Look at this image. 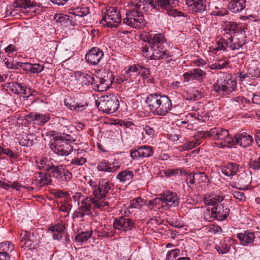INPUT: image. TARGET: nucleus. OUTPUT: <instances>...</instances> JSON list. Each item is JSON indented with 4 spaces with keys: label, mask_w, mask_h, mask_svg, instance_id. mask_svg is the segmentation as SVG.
Listing matches in <instances>:
<instances>
[{
    "label": "nucleus",
    "mask_w": 260,
    "mask_h": 260,
    "mask_svg": "<svg viewBox=\"0 0 260 260\" xmlns=\"http://www.w3.org/2000/svg\"><path fill=\"white\" fill-rule=\"evenodd\" d=\"M237 236L244 245L252 242L254 238L253 232H245L244 233L238 234Z\"/></svg>",
    "instance_id": "f704fd0d"
},
{
    "label": "nucleus",
    "mask_w": 260,
    "mask_h": 260,
    "mask_svg": "<svg viewBox=\"0 0 260 260\" xmlns=\"http://www.w3.org/2000/svg\"><path fill=\"white\" fill-rule=\"evenodd\" d=\"M3 153L9 157H10L11 158H17V155L15 154L10 149L8 148H4L3 147H2L1 154Z\"/></svg>",
    "instance_id": "e2e57ef3"
},
{
    "label": "nucleus",
    "mask_w": 260,
    "mask_h": 260,
    "mask_svg": "<svg viewBox=\"0 0 260 260\" xmlns=\"http://www.w3.org/2000/svg\"><path fill=\"white\" fill-rule=\"evenodd\" d=\"M113 225L114 228H117L118 226L121 228H132L134 225V222L131 219L120 217L114 219Z\"/></svg>",
    "instance_id": "2f4dec72"
},
{
    "label": "nucleus",
    "mask_w": 260,
    "mask_h": 260,
    "mask_svg": "<svg viewBox=\"0 0 260 260\" xmlns=\"http://www.w3.org/2000/svg\"><path fill=\"white\" fill-rule=\"evenodd\" d=\"M165 205L170 207H176L180 203V198L176 193L167 190L164 192Z\"/></svg>",
    "instance_id": "6ab92c4d"
},
{
    "label": "nucleus",
    "mask_w": 260,
    "mask_h": 260,
    "mask_svg": "<svg viewBox=\"0 0 260 260\" xmlns=\"http://www.w3.org/2000/svg\"><path fill=\"white\" fill-rule=\"evenodd\" d=\"M134 176V173L129 170H125L120 172L116 176V178L120 182L125 183L131 181Z\"/></svg>",
    "instance_id": "473e14b6"
},
{
    "label": "nucleus",
    "mask_w": 260,
    "mask_h": 260,
    "mask_svg": "<svg viewBox=\"0 0 260 260\" xmlns=\"http://www.w3.org/2000/svg\"><path fill=\"white\" fill-rule=\"evenodd\" d=\"M41 169L50 173L52 177L57 179L59 182H67L72 178V173L65 168L64 166L60 165L50 166H39Z\"/></svg>",
    "instance_id": "6e6552de"
},
{
    "label": "nucleus",
    "mask_w": 260,
    "mask_h": 260,
    "mask_svg": "<svg viewBox=\"0 0 260 260\" xmlns=\"http://www.w3.org/2000/svg\"><path fill=\"white\" fill-rule=\"evenodd\" d=\"M92 234V231L82 232L80 234L76 235L75 237V240L79 242H83L88 240Z\"/></svg>",
    "instance_id": "a18cd8bd"
},
{
    "label": "nucleus",
    "mask_w": 260,
    "mask_h": 260,
    "mask_svg": "<svg viewBox=\"0 0 260 260\" xmlns=\"http://www.w3.org/2000/svg\"><path fill=\"white\" fill-rule=\"evenodd\" d=\"M183 171V170L180 168L169 169L165 171V175L167 177H170L172 176H181Z\"/></svg>",
    "instance_id": "c03bdc74"
},
{
    "label": "nucleus",
    "mask_w": 260,
    "mask_h": 260,
    "mask_svg": "<svg viewBox=\"0 0 260 260\" xmlns=\"http://www.w3.org/2000/svg\"><path fill=\"white\" fill-rule=\"evenodd\" d=\"M201 143V142L197 140V139L195 141H188L182 145V149L184 150H190L198 146Z\"/></svg>",
    "instance_id": "3c124183"
},
{
    "label": "nucleus",
    "mask_w": 260,
    "mask_h": 260,
    "mask_svg": "<svg viewBox=\"0 0 260 260\" xmlns=\"http://www.w3.org/2000/svg\"><path fill=\"white\" fill-rule=\"evenodd\" d=\"M249 166L250 168L254 170H258L260 169V156L254 160L251 159L249 162Z\"/></svg>",
    "instance_id": "4d7b16f0"
},
{
    "label": "nucleus",
    "mask_w": 260,
    "mask_h": 260,
    "mask_svg": "<svg viewBox=\"0 0 260 260\" xmlns=\"http://www.w3.org/2000/svg\"><path fill=\"white\" fill-rule=\"evenodd\" d=\"M184 174L186 175V182L189 187H191V185L197 184L196 179V177H194L196 176V173H186L184 171Z\"/></svg>",
    "instance_id": "8fccbe9b"
},
{
    "label": "nucleus",
    "mask_w": 260,
    "mask_h": 260,
    "mask_svg": "<svg viewBox=\"0 0 260 260\" xmlns=\"http://www.w3.org/2000/svg\"><path fill=\"white\" fill-rule=\"evenodd\" d=\"M122 21L119 11L114 7L106 8V12L102 14L101 23L104 26L116 28Z\"/></svg>",
    "instance_id": "0eeeda50"
},
{
    "label": "nucleus",
    "mask_w": 260,
    "mask_h": 260,
    "mask_svg": "<svg viewBox=\"0 0 260 260\" xmlns=\"http://www.w3.org/2000/svg\"><path fill=\"white\" fill-rule=\"evenodd\" d=\"M104 56L103 51L97 47H93L86 54L85 60L89 64L96 65Z\"/></svg>",
    "instance_id": "ddd939ff"
},
{
    "label": "nucleus",
    "mask_w": 260,
    "mask_h": 260,
    "mask_svg": "<svg viewBox=\"0 0 260 260\" xmlns=\"http://www.w3.org/2000/svg\"><path fill=\"white\" fill-rule=\"evenodd\" d=\"M87 161L86 158L83 157H75L72 159L71 164L78 166H82Z\"/></svg>",
    "instance_id": "13d9d810"
},
{
    "label": "nucleus",
    "mask_w": 260,
    "mask_h": 260,
    "mask_svg": "<svg viewBox=\"0 0 260 260\" xmlns=\"http://www.w3.org/2000/svg\"><path fill=\"white\" fill-rule=\"evenodd\" d=\"M81 200V205L78 210L75 211L73 214V217H83L86 215H89L91 213V208L92 205L93 207L98 209H101L103 207L108 205V203L106 201H100L96 200L94 198L86 197L84 198L80 195L79 193H76L73 196L74 200L76 201V199Z\"/></svg>",
    "instance_id": "20e7f679"
},
{
    "label": "nucleus",
    "mask_w": 260,
    "mask_h": 260,
    "mask_svg": "<svg viewBox=\"0 0 260 260\" xmlns=\"http://www.w3.org/2000/svg\"><path fill=\"white\" fill-rule=\"evenodd\" d=\"M4 61H5V63L6 67L8 69H18V67L20 66V63L18 62L17 64H15L13 61H9V59L7 58H5Z\"/></svg>",
    "instance_id": "338daca9"
},
{
    "label": "nucleus",
    "mask_w": 260,
    "mask_h": 260,
    "mask_svg": "<svg viewBox=\"0 0 260 260\" xmlns=\"http://www.w3.org/2000/svg\"><path fill=\"white\" fill-rule=\"evenodd\" d=\"M178 0H158L157 11L162 12L167 11L170 16H174L177 11L174 8L178 5Z\"/></svg>",
    "instance_id": "9d476101"
},
{
    "label": "nucleus",
    "mask_w": 260,
    "mask_h": 260,
    "mask_svg": "<svg viewBox=\"0 0 260 260\" xmlns=\"http://www.w3.org/2000/svg\"><path fill=\"white\" fill-rule=\"evenodd\" d=\"M246 0H232L228 5L229 9L234 13L240 12L245 7Z\"/></svg>",
    "instance_id": "cd10ccee"
},
{
    "label": "nucleus",
    "mask_w": 260,
    "mask_h": 260,
    "mask_svg": "<svg viewBox=\"0 0 260 260\" xmlns=\"http://www.w3.org/2000/svg\"><path fill=\"white\" fill-rule=\"evenodd\" d=\"M192 70L194 80L199 82H202L206 75V73L198 68L193 69Z\"/></svg>",
    "instance_id": "58836bf2"
},
{
    "label": "nucleus",
    "mask_w": 260,
    "mask_h": 260,
    "mask_svg": "<svg viewBox=\"0 0 260 260\" xmlns=\"http://www.w3.org/2000/svg\"><path fill=\"white\" fill-rule=\"evenodd\" d=\"M97 169L99 171L113 173L120 168V166L115 163H110L108 160H102L98 162Z\"/></svg>",
    "instance_id": "4be33fe9"
},
{
    "label": "nucleus",
    "mask_w": 260,
    "mask_h": 260,
    "mask_svg": "<svg viewBox=\"0 0 260 260\" xmlns=\"http://www.w3.org/2000/svg\"><path fill=\"white\" fill-rule=\"evenodd\" d=\"M142 40L148 43L142 47V53L145 58L154 60L165 58L168 63L173 60L170 58L172 55L166 49L167 43L162 34L143 36Z\"/></svg>",
    "instance_id": "f257e3e1"
},
{
    "label": "nucleus",
    "mask_w": 260,
    "mask_h": 260,
    "mask_svg": "<svg viewBox=\"0 0 260 260\" xmlns=\"http://www.w3.org/2000/svg\"><path fill=\"white\" fill-rule=\"evenodd\" d=\"M224 199V196L222 193H212L205 196L204 202L206 205H212L215 207L223 201Z\"/></svg>",
    "instance_id": "aec40b11"
},
{
    "label": "nucleus",
    "mask_w": 260,
    "mask_h": 260,
    "mask_svg": "<svg viewBox=\"0 0 260 260\" xmlns=\"http://www.w3.org/2000/svg\"><path fill=\"white\" fill-rule=\"evenodd\" d=\"M205 133V131H198L194 134L193 137L199 141H200L201 139L206 140L207 138Z\"/></svg>",
    "instance_id": "0e129e2a"
},
{
    "label": "nucleus",
    "mask_w": 260,
    "mask_h": 260,
    "mask_svg": "<svg viewBox=\"0 0 260 260\" xmlns=\"http://www.w3.org/2000/svg\"><path fill=\"white\" fill-rule=\"evenodd\" d=\"M64 103L66 106H68V108H69L71 110H77V111H82L83 110L86 106H87V104H86L85 105H79L78 104H76L73 105H71V104H68L66 103V102H64Z\"/></svg>",
    "instance_id": "bf43d9fd"
},
{
    "label": "nucleus",
    "mask_w": 260,
    "mask_h": 260,
    "mask_svg": "<svg viewBox=\"0 0 260 260\" xmlns=\"http://www.w3.org/2000/svg\"><path fill=\"white\" fill-rule=\"evenodd\" d=\"M139 68V64H134L130 66L128 69L125 72V73L130 77L136 76L137 75L138 68Z\"/></svg>",
    "instance_id": "6e6d98bb"
},
{
    "label": "nucleus",
    "mask_w": 260,
    "mask_h": 260,
    "mask_svg": "<svg viewBox=\"0 0 260 260\" xmlns=\"http://www.w3.org/2000/svg\"><path fill=\"white\" fill-rule=\"evenodd\" d=\"M52 193L55 198H61V201L71 200V198L68 196V193L67 192L57 190L54 191Z\"/></svg>",
    "instance_id": "5fc2aeb1"
},
{
    "label": "nucleus",
    "mask_w": 260,
    "mask_h": 260,
    "mask_svg": "<svg viewBox=\"0 0 260 260\" xmlns=\"http://www.w3.org/2000/svg\"><path fill=\"white\" fill-rule=\"evenodd\" d=\"M71 200H62L57 204L59 210L66 213H69L72 208V205L69 203Z\"/></svg>",
    "instance_id": "ea45409f"
},
{
    "label": "nucleus",
    "mask_w": 260,
    "mask_h": 260,
    "mask_svg": "<svg viewBox=\"0 0 260 260\" xmlns=\"http://www.w3.org/2000/svg\"><path fill=\"white\" fill-rule=\"evenodd\" d=\"M149 207L151 206H155L156 208L159 209L161 208L165 207V200L163 198V194H161V197L159 198H156L155 199L150 200L148 202Z\"/></svg>",
    "instance_id": "4c0bfd02"
},
{
    "label": "nucleus",
    "mask_w": 260,
    "mask_h": 260,
    "mask_svg": "<svg viewBox=\"0 0 260 260\" xmlns=\"http://www.w3.org/2000/svg\"><path fill=\"white\" fill-rule=\"evenodd\" d=\"M228 2L222 0L213 1L210 2L209 7L211 10V14L216 16H223L226 14V6Z\"/></svg>",
    "instance_id": "2eb2a0df"
},
{
    "label": "nucleus",
    "mask_w": 260,
    "mask_h": 260,
    "mask_svg": "<svg viewBox=\"0 0 260 260\" xmlns=\"http://www.w3.org/2000/svg\"><path fill=\"white\" fill-rule=\"evenodd\" d=\"M111 188V184L109 181L101 180L99 182L98 187L93 191V194L95 197L94 199L100 201H105L103 200L105 198L109 191Z\"/></svg>",
    "instance_id": "f8f14e48"
},
{
    "label": "nucleus",
    "mask_w": 260,
    "mask_h": 260,
    "mask_svg": "<svg viewBox=\"0 0 260 260\" xmlns=\"http://www.w3.org/2000/svg\"><path fill=\"white\" fill-rule=\"evenodd\" d=\"M157 1L158 0H140L139 4L143 5L144 8L145 5L147 7L150 6L151 7V10H157Z\"/></svg>",
    "instance_id": "603ef678"
},
{
    "label": "nucleus",
    "mask_w": 260,
    "mask_h": 260,
    "mask_svg": "<svg viewBox=\"0 0 260 260\" xmlns=\"http://www.w3.org/2000/svg\"><path fill=\"white\" fill-rule=\"evenodd\" d=\"M97 107L107 113H113L116 111L119 106L117 96L113 93L102 96L99 101L96 102Z\"/></svg>",
    "instance_id": "423d86ee"
},
{
    "label": "nucleus",
    "mask_w": 260,
    "mask_h": 260,
    "mask_svg": "<svg viewBox=\"0 0 260 260\" xmlns=\"http://www.w3.org/2000/svg\"><path fill=\"white\" fill-rule=\"evenodd\" d=\"M212 215L214 218L218 220L225 219L229 214L230 210L228 208H224L222 204L217 205L212 208Z\"/></svg>",
    "instance_id": "5701e85b"
},
{
    "label": "nucleus",
    "mask_w": 260,
    "mask_h": 260,
    "mask_svg": "<svg viewBox=\"0 0 260 260\" xmlns=\"http://www.w3.org/2000/svg\"><path fill=\"white\" fill-rule=\"evenodd\" d=\"M239 167V165L236 163L230 162L222 168V172L226 176L232 177L238 172Z\"/></svg>",
    "instance_id": "bb28decb"
},
{
    "label": "nucleus",
    "mask_w": 260,
    "mask_h": 260,
    "mask_svg": "<svg viewBox=\"0 0 260 260\" xmlns=\"http://www.w3.org/2000/svg\"><path fill=\"white\" fill-rule=\"evenodd\" d=\"M51 175L47 173L39 172L37 178L38 185L43 186L50 184L51 182Z\"/></svg>",
    "instance_id": "72a5a7b5"
},
{
    "label": "nucleus",
    "mask_w": 260,
    "mask_h": 260,
    "mask_svg": "<svg viewBox=\"0 0 260 260\" xmlns=\"http://www.w3.org/2000/svg\"><path fill=\"white\" fill-rule=\"evenodd\" d=\"M7 87L10 91L15 94L26 96H28L29 94L27 91L25 85L22 84L12 82L8 83Z\"/></svg>",
    "instance_id": "b1692460"
},
{
    "label": "nucleus",
    "mask_w": 260,
    "mask_h": 260,
    "mask_svg": "<svg viewBox=\"0 0 260 260\" xmlns=\"http://www.w3.org/2000/svg\"><path fill=\"white\" fill-rule=\"evenodd\" d=\"M44 69V67L42 64L38 63L32 64L31 73L34 74L39 73L41 72Z\"/></svg>",
    "instance_id": "680f3d73"
},
{
    "label": "nucleus",
    "mask_w": 260,
    "mask_h": 260,
    "mask_svg": "<svg viewBox=\"0 0 260 260\" xmlns=\"http://www.w3.org/2000/svg\"><path fill=\"white\" fill-rule=\"evenodd\" d=\"M247 71L249 78H257L260 76V69L256 66L248 67Z\"/></svg>",
    "instance_id": "a19ab883"
},
{
    "label": "nucleus",
    "mask_w": 260,
    "mask_h": 260,
    "mask_svg": "<svg viewBox=\"0 0 260 260\" xmlns=\"http://www.w3.org/2000/svg\"><path fill=\"white\" fill-rule=\"evenodd\" d=\"M186 3L196 12H202L206 10L207 0H185Z\"/></svg>",
    "instance_id": "a878e982"
},
{
    "label": "nucleus",
    "mask_w": 260,
    "mask_h": 260,
    "mask_svg": "<svg viewBox=\"0 0 260 260\" xmlns=\"http://www.w3.org/2000/svg\"><path fill=\"white\" fill-rule=\"evenodd\" d=\"M154 153L153 148L150 146H142L137 149H132L130 151V155L133 159H138L143 157H149Z\"/></svg>",
    "instance_id": "9b49d317"
},
{
    "label": "nucleus",
    "mask_w": 260,
    "mask_h": 260,
    "mask_svg": "<svg viewBox=\"0 0 260 260\" xmlns=\"http://www.w3.org/2000/svg\"><path fill=\"white\" fill-rule=\"evenodd\" d=\"M194 177H196L197 184L201 183H208L209 181L207 175L204 172L196 173Z\"/></svg>",
    "instance_id": "de8ad7c7"
},
{
    "label": "nucleus",
    "mask_w": 260,
    "mask_h": 260,
    "mask_svg": "<svg viewBox=\"0 0 260 260\" xmlns=\"http://www.w3.org/2000/svg\"><path fill=\"white\" fill-rule=\"evenodd\" d=\"M144 9L143 5L141 4L137 3L134 8L127 11L125 14V17L123 19H126V21H132V18L144 17L142 10Z\"/></svg>",
    "instance_id": "412c9836"
},
{
    "label": "nucleus",
    "mask_w": 260,
    "mask_h": 260,
    "mask_svg": "<svg viewBox=\"0 0 260 260\" xmlns=\"http://www.w3.org/2000/svg\"><path fill=\"white\" fill-rule=\"evenodd\" d=\"M228 44L229 48L232 50H237L246 44V37L239 34L230 35L228 37Z\"/></svg>",
    "instance_id": "4468645a"
},
{
    "label": "nucleus",
    "mask_w": 260,
    "mask_h": 260,
    "mask_svg": "<svg viewBox=\"0 0 260 260\" xmlns=\"http://www.w3.org/2000/svg\"><path fill=\"white\" fill-rule=\"evenodd\" d=\"M214 140H221L222 144L225 147H232L235 143L233 137L230 135L228 130L222 127H215Z\"/></svg>",
    "instance_id": "1a4fd4ad"
},
{
    "label": "nucleus",
    "mask_w": 260,
    "mask_h": 260,
    "mask_svg": "<svg viewBox=\"0 0 260 260\" xmlns=\"http://www.w3.org/2000/svg\"><path fill=\"white\" fill-rule=\"evenodd\" d=\"M144 204V202L143 199L141 198H137L131 201L129 208L140 209L142 207Z\"/></svg>",
    "instance_id": "09e8293b"
},
{
    "label": "nucleus",
    "mask_w": 260,
    "mask_h": 260,
    "mask_svg": "<svg viewBox=\"0 0 260 260\" xmlns=\"http://www.w3.org/2000/svg\"><path fill=\"white\" fill-rule=\"evenodd\" d=\"M237 86L236 81L232 75L226 73H222L216 82L213 85V90L216 92L222 91L230 94L235 90Z\"/></svg>",
    "instance_id": "39448f33"
},
{
    "label": "nucleus",
    "mask_w": 260,
    "mask_h": 260,
    "mask_svg": "<svg viewBox=\"0 0 260 260\" xmlns=\"http://www.w3.org/2000/svg\"><path fill=\"white\" fill-rule=\"evenodd\" d=\"M71 14L79 17H84L89 13V8L88 7L82 6L73 9Z\"/></svg>",
    "instance_id": "c9c22d12"
},
{
    "label": "nucleus",
    "mask_w": 260,
    "mask_h": 260,
    "mask_svg": "<svg viewBox=\"0 0 260 260\" xmlns=\"http://www.w3.org/2000/svg\"><path fill=\"white\" fill-rule=\"evenodd\" d=\"M190 115L191 117H194L199 121L204 122L209 119V116L207 113L205 111H203L202 110H198L196 113H190Z\"/></svg>",
    "instance_id": "e433bc0d"
},
{
    "label": "nucleus",
    "mask_w": 260,
    "mask_h": 260,
    "mask_svg": "<svg viewBox=\"0 0 260 260\" xmlns=\"http://www.w3.org/2000/svg\"><path fill=\"white\" fill-rule=\"evenodd\" d=\"M183 77L184 79V82H188L190 80H193V76L192 70L189 71L187 72L184 73L183 74Z\"/></svg>",
    "instance_id": "774afa93"
},
{
    "label": "nucleus",
    "mask_w": 260,
    "mask_h": 260,
    "mask_svg": "<svg viewBox=\"0 0 260 260\" xmlns=\"http://www.w3.org/2000/svg\"><path fill=\"white\" fill-rule=\"evenodd\" d=\"M110 230V229H101V231H98V232L101 233V236L102 237H112L114 235V234H115V231L113 229V230H111L110 232H109V231Z\"/></svg>",
    "instance_id": "052dcab7"
},
{
    "label": "nucleus",
    "mask_w": 260,
    "mask_h": 260,
    "mask_svg": "<svg viewBox=\"0 0 260 260\" xmlns=\"http://www.w3.org/2000/svg\"><path fill=\"white\" fill-rule=\"evenodd\" d=\"M14 250V245L10 242L5 241L0 244V252H12Z\"/></svg>",
    "instance_id": "37998d69"
},
{
    "label": "nucleus",
    "mask_w": 260,
    "mask_h": 260,
    "mask_svg": "<svg viewBox=\"0 0 260 260\" xmlns=\"http://www.w3.org/2000/svg\"><path fill=\"white\" fill-rule=\"evenodd\" d=\"M92 83V88L96 91L102 92L107 90L110 87L111 81L108 78L100 77L97 76H94Z\"/></svg>",
    "instance_id": "dca6fc26"
},
{
    "label": "nucleus",
    "mask_w": 260,
    "mask_h": 260,
    "mask_svg": "<svg viewBox=\"0 0 260 260\" xmlns=\"http://www.w3.org/2000/svg\"><path fill=\"white\" fill-rule=\"evenodd\" d=\"M145 102L149 111L154 115L165 116L172 108L170 98L158 93L148 94Z\"/></svg>",
    "instance_id": "f03ea898"
},
{
    "label": "nucleus",
    "mask_w": 260,
    "mask_h": 260,
    "mask_svg": "<svg viewBox=\"0 0 260 260\" xmlns=\"http://www.w3.org/2000/svg\"><path fill=\"white\" fill-rule=\"evenodd\" d=\"M75 75L76 78H78L79 80H81L82 84L86 85L92 84L94 76L91 75L81 71H76Z\"/></svg>",
    "instance_id": "7c9ffc66"
},
{
    "label": "nucleus",
    "mask_w": 260,
    "mask_h": 260,
    "mask_svg": "<svg viewBox=\"0 0 260 260\" xmlns=\"http://www.w3.org/2000/svg\"><path fill=\"white\" fill-rule=\"evenodd\" d=\"M228 38V36L225 37ZM228 39L226 40L221 38L216 43L217 47L215 49H214V51L218 50H222L225 51L226 50V47H229V45L228 44Z\"/></svg>",
    "instance_id": "49530a36"
},
{
    "label": "nucleus",
    "mask_w": 260,
    "mask_h": 260,
    "mask_svg": "<svg viewBox=\"0 0 260 260\" xmlns=\"http://www.w3.org/2000/svg\"><path fill=\"white\" fill-rule=\"evenodd\" d=\"M203 217L206 221H210L212 219H215L212 215V210L210 211L209 209H207L204 213Z\"/></svg>",
    "instance_id": "69168bd1"
},
{
    "label": "nucleus",
    "mask_w": 260,
    "mask_h": 260,
    "mask_svg": "<svg viewBox=\"0 0 260 260\" xmlns=\"http://www.w3.org/2000/svg\"><path fill=\"white\" fill-rule=\"evenodd\" d=\"M250 183L249 177L245 173L238 175L237 178L238 187L241 190L247 189Z\"/></svg>",
    "instance_id": "c756f323"
},
{
    "label": "nucleus",
    "mask_w": 260,
    "mask_h": 260,
    "mask_svg": "<svg viewBox=\"0 0 260 260\" xmlns=\"http://www.w3.org/2000/svg\"><path fill=\"white\" fill-rule=\"evenodd\" d=\"M49 114H43L41 113L31 112L25 116V119L29 121H36V124L39 125H44L50 119Z\"/></svg>",
    "instance_id": "a211bd4d"
},
{
    "label": "nucleus",
    "mask_w": 260,
    "mask_h": 260,
    "mask_svg": "<svg viewBox=\"0 0 260 260\" xmlns=\"http://www.w3.org/2000/svg\"><path fill=\"white\" fill-rule=\"evenodd\" d=\"M15 3L17 4V6L20 8H30L34 6L32 3L31 2L30 0H16Z\"/></svg>",
    "instance_id": "864d4df0"
},
{
    "label": "nucleus",
    "mask_w": 260,
    "mask_h": 260,
    "mask_svg": "<svg viewBox=\"0 0 260 260\" xmlns=\"http://www.w3.org/2000/svg\"><path fill=\"white\" fill-rule=\"evenodd\" d=\"M131 19L132 21H126V19H123V23L125 25L135 28H141L145 26V22L144 17L139 18L138 17V18H133Z\"/></svg>",
    "instance_id": "c85d7f7f"
},
{
    "label": "nucleus",
    "mask_w": 260,
    "mask_h": 260,
    "mask_svg": "<svg viewBox=\"0 0 260 260\" xmlns=\"http://www.w3.org/2000/svg\"><path fill=\"white\" fill-rule=\"evenodd\" d=\"M235 139L236 144L244 148L249 146L253 141L252 136L246 133L235 135Z\"/></svg>",
    "instance_id": "393cba45"
},
{
    "label": "nucleus",
    "mask_w": 260,
    "mask_h": 260,
    "mask_svg": "<svg viewBox=\"0 0 260 260\" xmlns=\"http://www.w3.org/2000/svg\"><path fill=\"white\" fill-rule=\"evenodd\" d=\"M247 29V26L245 24L237 23L233 21H228L225 23L224 31L226 34H239L243 31L245 32V30Z\"/></svg>",
    "instance_id": "f3484780"
},
{
    "label": "nucleus",
    "mask_w": 260,
    "mask_h": 260,
    "mask_svg": "<svg viewBox=\"0 0 260 260\" xmlns=\"http://www.w3.org/2000/svg\"><path fill=\"white\" fill-rule=\"evenodd\" d=\"M75 140L69 135L54 136L52 141L49 143L50 149L58 156H67L70 154L73 150L71 143Z\"/></svg>",
    "instance_id": "7ed1b4c3"
},
{
    "label": "nucleus",
    "mask_w": 260,
    "mask_h": 260,
    "mask_svg": "<svg viewBox=\"0 0 260 260\" xmlns=\"http://www.w3.org/2000/svg\"><path fill=\"white\" fill-rule=\"evenodd\" d=\"M33 236V234L31 233L30 231H27L26 230L23 231L20 234V237L21 238V242L24 241V246L26 247H30V245H26V244L28 242H31V236Z\"/></svg>",
    "instance_id": "79ce46f5"
}]
</instances>
